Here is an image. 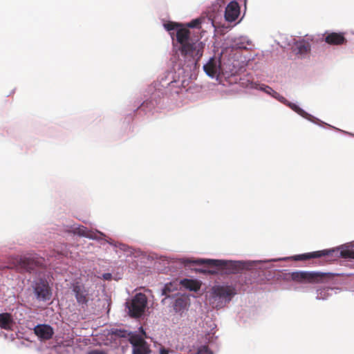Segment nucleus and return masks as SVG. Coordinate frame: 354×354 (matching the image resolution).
<instances>
[{
	"mask_svg": "<svg viewBox=\"0 0 354 354\" xmlns=\"http://www.w3.org/2000/svg\"><path fill=\"white\" fill-rule=\"evenodd\" d=\"M176 41L180 44L178 50L182 56L192 58L196 63L203 56L205 44L202 41H193L190 39V31L181 26L176 30Z\"/></svg>",
	"mask_w": 354,
	"mask_h": 354,
	"instance_id": "1",
	"label": "nucleus"
},
{
	"mask_svg": "<svg viewBox=\"0 0 354 354\" xmlns=\"http://www.w3.org/2000/svg\"><path fill=\"white\" fill-rule=\"evenodd\" d=\"M235 293V289L232 286H214L210 293V303L213 307L221 308L231 301Z\"/></svg>",
	"mask_w": 354,
	"mask_h": 354,
	"instance_id": "2",
	"label": "nucleus"
},
{
	"mask_svg": "<svg viewBox=\"0 0 354 354\" xmlns=\"http://www.w3.org/2000/svg\"><path fill=\"white\" fill-rule=\"evenodd\" d=\"M290 278L297 283H322L325 280L332 279L334 274L330 272L296 271L292 272Z\"/></svg>",
	"mask_w": 354,
	"mask_h": 354,
	"instance_id": "3",
	"label": "nucleus"
},
{
	"mask_svg": "<svg viewBox=\"0 0 354 354\" xmlns=\"http://www.w3.org/2000/svg\"><path fill=\"white\" fill-rule=\"evenodd\" d=\"M196 265H205L209 268L224 270L226 273H236L241 268V263L233 261L198 259L192 261Z\"/></svg>",
	"mask_w": 354,
	"mask_h": 354,
	"instance_id": "4",
	"label": "nucleus"
},
{
	"mask_svg": "<svg viewBox=\"0 0 354 354\" xmlns=\"http://www.w3.org/2000/svg\"><path fill=\"white\" fill-rule=\"evenodd\" d=\"M71 289L77 304L82 308L87 307L88 303L93 301V291L82 282L73 281L71 285Z\"/></svg>",
	"mask_w": 354,
	"mask_h": 354,
	"instance_id": "5",
	"label": "nucleus"
},
{
	"mask_svg": "<svg viewBox=\"0 0 354 354\" xmlns=\"http://www.w3.org/2000/svg\"><path fill=\"white\" fill-rule=\"evenodd\" d=\"M147 305V296L141 292L136 294L131 300L126 302L129 315L136 319L140 318L144 315Z\"/></svg>",
	"mask_w": 354,
	"mask_h": 354,
	"instance_id": "6",
	"label": "nucleus"
},
{
	"mask_svg": "<svg viewBox=\"0 0 354 354\" xmlns=\"http://www.w3.org/2000/svg\"><path fill=\"white\" fill-rule=\"evenodd\" d=\"M129 342L133 346L132 354H150L151 352L149 345L140 335H131Z\"/></svg>",
	"mask_w": 354,
	"mask_h": 354,
	"instance_id": "7",
	"label": "nucleus"
},
{
	"mask_svg": "<svg viewBox=\"0 0 354 354\" xmlns=\"http://www.w3.org/2000/svg\"><path fill=\"white\" fill-rule=\"evenodd\" d=\"M35 294L38 299L46 301L51 297V291L48 283L45 279H40L34 286Z\"/></svg>",
	"mask_w": 354,
	"mask_h": 354,
	"instance_id": "8",
	"label": "nucleus"
},
{
	"mask_svg": "<svg viewBox=\"0 0 354 354\" xmlns=\"http://www.w3.org/2000/svg\"><path fill=\"white\" fill-rule=\"evenodd\" d=\"M335 252L334 250H323L312 252L304 253L295 255L290 258L294 261H306L311 259H317L322 257L330 256Z\"/></svg>",
	"mask_w": 354,
	"mask_h": 354,
	"instance_id": "9",
	"label": "nucleus"
},
{
	"mask_svg": "<svg viewBox=\"0 0 354 354\" xmlns=\"http://www.w3.org/2000/svg\"><path fill=\"white\" fill-rule=\"evenodd\" d=\"M15 267L22 271L30 272L37 266L38 261L30 257H19L15 259Z\"/></svg>",
	"mask_w": 354,
	"mask_h": 354,
	"instance_id": "10",
	"label": "nucleus"
},
{
	"mask_svg": "<svg viewBox=\"0 0 354 354\" xmlns=\"http://www.w3.org/2000/svg\"><path fill=\"white\" fill-rule=\"evenodd\" d=\"M34 333L40 340L46 341L53 337L54 330L48 324H38L34 328Z\"/></svg>",
	"mask_w": 354,
	"mask_h": 354,
	"instance_id": "11",
	"label": "nucleus"
},
{
	"mask_svg": "<svg viewBox=\"0 0 354 354\" xmlns=\"http://www.w3.org/2000/svg\"><path fill=\"white\" fill-rule=\"evenodd\" d=\"M240 14V7L236 1H231L226 7L225 18L226 21H234Z\"/></svg>",
	"mask_w": 354,
	"mask_h": 354,
	"instance_id": "12",
	"label": "nucleus"
},
{
	"mask_svg": "<svg viewBox=\"0 0 354 354\" xmlns=\"http://www.w3.org/2000/svg\"><path fill=\"white\" fill-rule=\"evenodd\" d=\"M325 41L330 45H342L347 42L342 32H331L325 37Z\"/></svg>",
	"mask_w": 354,
	"mask_h": 354,
	"instance_id": "13",
	"label": "nucleus"
},
{
	"mask_svg": "<svg viewBox=\"0 0 354 354\" xmlns=\"http://www.w3.org/2000/svg\"><path fill=\"white\" fill-rule=\"evenodd\" d=\"M14 322L10 313H4L0 314V327L5 330H10Z\"/></svg>",
	"mask_w": 354,
	"mask_h": 354,
	"instance_id": "14",
	"label": "nucleus"
},
{
	"mask_svg": "<svg viewBox=\"0 0 354 354\" xmlns=\"http://www.w3.org/2000/svg\"><path fill=\"white\" fill-rule=\"evenodd\" d=\"M188 299L185 297H178L174 304V310L176 313L182 314L187 308Z\"/></svg>",
	"mask_w": 354,
	"mask_h": 354,
	"instance_id": "15",
	"label": "nucleus"
},
{
	"mask_svg": "<svg viewBox=\"0 0 354 354\" xmlns=\"http://www.w3.org/2000/svg\"><path fill=\"white\" fill-rule=\"evenodd\" d=\"M288 106L292 109L294 111H295L297 113H298L301 117L307 119L308 120H310L313 122H316V120H318L317 118H315L312 115L308 113L304 110L301 109L299 106L294 103L288 102Z\"/></svg>",
	"mask_w": 354,
	"mask_h": 354,
	"instance_id": "16",
	"label": "nucleus"
},
{
	"mask_svg": "<svg viewBox=\"0 0 354 354\" xmlns=\"http://www.w3.org/2000/svg\"><path fill=\"white\" fill-rule=\"evenodd\" d=\"M203 69L207 75L214 77L217 73V66L215 59L211 58L209 62L204 65Z\"/></svg>",
	"mask_w": 354,
	"mask_h": 354,
	"instance_id": "17",
	"label": "nucleus"
},
{
	"mask_svg": "<svg viewBox=\"0 0 354 354\" xmlns=\"http://www.w3.org/2000/svg\"><path fill=\"white\" fill-rule=\"evenodd\" d=\"M295 46L297 53L300 55H306L310 51V44L305 40L297 41Z\"/></svg>",
	"mask_w": 354,
	"mask_h": 354,
	"instance_id": "18",
	"label": "nucleus"
},
{
	"mask_svg": "<svg viewBox=\"0 0 354 354\" xmlns=\"http://www.w3.org/2000/svg\"><path fill=\"white\" fill-rule=\"evenodd\" d=\"M73 233L81 236L94 239V233L88 230L86 227L80 225L73 230Z\"/></svg>",
	"mask_w": 354,
	"mask_h": 354,
	"instance_id": "19",
	"label": "nucleus"
},
{
	"mask_svg": "<svg viewBox=\"0 0 354 354\" xmlns=\"http://www.w3.org/2000/svg\"><path fill=\"white\" fill-rule=\"evenodd\" d=\"M181 283L189 290L197 291L201 288V283L196 280L185 279L181 281Z\"/></svg>",
	"mask_w": 354,
	"mask_h": 354,
	"instance_id": "20",
	"label": "nucleus"
},
{
	"mask_svg": "<svg viewBox=\"0 0 354 354\" xmlns=\"http://www.w3.org/2000/svg\"><path fill=\"white\" fill-rule=\"evenodd\" d=\"M112 334L119 337H127L128 339L130 338L131 335H136L135 333L128 332L127 330L122 329H115L114 330L112 331Z\"/></svg>",
	"mask_w": 354,
	"mask_h": 354,
	"instance_id": "21",
	"label": "nucleus"
},
{
	"mask_svg": "<svg viewBox=\"0 0 354 354\" xmlns=\"http://www.w3.org/2000/svg\"><path fill=\"white\" fill-rule=\"evenodd\" d=\"M340 256L344 259H354V250L348 248L343 249L340 252Z\"/></svg>",
	"mask_w": 354,
	"mask_h": 354,
	"instance_id": "22",
	"label": "nucleus"
},
{
	"mask_svg": "<svg viewBox=\"0 0 354 354\" xmlns=\"http://www.w3.org/2000/svg\"><path fill=\"white\" fill-rule=\"evenodd\" d=\"M164 26H165V28H166V30H167L169 31L173 30L174 29H178L182 26V25L180 24H178V23H175V22H169V23L165 24Z\"/></svg>",
	"mask_w": 354,
	"mask_h": 354,
	"instance_id": "23",
	"label": "nucleus"
},
{
	"mask_svg": "<svg viewBox=\"0 0 354 354\" xmlns=\"http://www.w3.org/2000/svg\"><path fill=\"white\" fill-rule=\"evenodd\" d=\"M171 283H167L162 289V295H165V298L162 299V302H164L165 299L170 296L168 295L170 292H171Z\"/></svg>",
	"mask_w": 354,
	"mask_h": 354,
	"instance_id": "24",
	"label": "nucleus"
},
{
	"mask_svg": "<svg viewBox=\"0 0 354 354\" xmlns=\"http://www.w3.org/2000/svg\"><path fill=\"white\" fill-rule=\"evenodd\" d=\"M201 24V19L198 18L191 21L189 23L187 24L188 28H199Z\"/></svg>",
	"mask_w": 354,
	"mask_h": 354,
	"instance_id": "25",
	"label": "nucleus"
},
{
	"mask_svg": "<svg viewBox=\"0 0 354 354\" xmlns=\"http://www.w3.org/2000/svg\"><path fill=\"white\" fill-rule=\"evenodd\" d=\"M196 354H213L207 346H202L198 348Z\"/></svg>",
	"mask_w": 354,
	"mask_h": 354,
	"instance_id": "26",
	"label": "nucleus"
},
{
	"mask_svg": "<svg viewBox=\"0 0 354 354\" xmlns=\"http://www.w3.org/2000/svg\"><path fill=\"white\" fill-rule=\"evenodd\" d=\"M173 353V351L166 348L164 346H161L159 349V354H169Z\"/></svg>",
	"mask_w": 354,
	"mask_h": 354,
	"instance_id": "27",
	"label": "nucleus"
},
{
	"mask_svg": "<svg viewBox=\"0 0 354 354\" xmlns=\"http://www.w3.org/2000/svg\"><path fill=\"white\" fill-rule=\"evenodd\" d=\"M88 354H106L105 351L100 350H93L88 353Z\"/></svg>",
	"mask_w": 354,
	"mask_h": 354,
	"instance_id": "28",
	"label": "nucleus"
},
{
	"mask_svg": "<svg viewBox=\"0 0 354 354\" xmlns=\"http://www.w3.org/2000/svg\"><path fill=\"white\" fill-rule=\"evenodd\" d=\"M139 330H140V332L141 333L142 335H140V337H143V339H145V338H147V333L145 331V330L143 329V328L141 326L139 328Z\"/></svg>",
	"mask_w": 354,
	"mask_h": 354,
	"instance_id": "29",
	"label": "nucleus"
},
{
	"mask_svg": "<svg viewBox=\"0 0 354 354\" xmlns=\"http://www.w3.org/2000/svg\"><path fill=\"white\" fill-rule=\"evenodd\" d=\"M202 272H204V273H209V274H216L217 272V271L216 270H202Z\"/></svg>",
	"mask_w": 354,
	"mask_h": 354,
	"instance_id": "30",
	"label": "nucleus"
},
{
	"mask_svg": "<svg viewBox=\"0 0 354 354\" xmlns=\"http://www.w3.org/2000/svg\"><path fill=\"white\" fill-rule=\"evenodd\" d=\"M234 48H240V49H242V48L245 49L246 48V47L243 46L242 44H236Z\"/></svg>",
	"mask_w": 354,
	"mask_h": 354,
	"instance_id": "31",
	"label": "nucleus"
},
{
	"mask_svg": "<svg viewBox=\"0 0 354 354\" xmlns=\"http://www.w3.org/2000/svg\"><path fill=\"white\" fill-rule=\"evenodd\" d=\"M267 88H268V89H269V90H270V91H272L275 95H279L277 92H275L274 91H273V90L272 89V88H270V87H269V86H267Z\"/></svg>",
	"mask_w": 354,
	"mask_h": 354,
	"instance_id": "32",
	"label": "nucleus"
},
{
	"mask_svg": "<svg viewBox=\"0 0 354 354\" xmlns=\"http://www.w3.org/2000/svg\"><path fill=\"white\" fill-rule=\"evenodd\" d=\"M280 101L283 102L285 103V102H286V100L284 98V97H281V98L279 99Z\"/></svg>",
	"mask_w": 354,
	"mask_h": 354,
	"instance_id": "33",
	"label": "nucleus"
},
{
	"mask_svg": "<svg viewBox=\"0 0 354 354\" xmlns=\"http://www.w3.org/2000/svg\"><path fill=\"white\" fill-rule=\"evenodd\" d=\"M239 84H241L242 86H248V84H245V83L241 82H240Z\"/></svg>",
	"mask_w": 354,
	"mask_h": 354,
	"instance_id": "34",
	"label": "nucleus"
},
{
	"mask_svg": "<svg viewBox=\"0 0 354 354\" xmlns=\"http://www.w3.org/2000/svg\"><path fill=\"white\" fill-rule=\"evenodd\" d=\"M234 79H235V81H236L237 77L236 76H234Z\"/></svg>",
	"mask_w": 354,
	"mask_h": 354,
	"instance_id": "35",
	"label": "nucleus"
}]
</instances>
